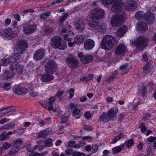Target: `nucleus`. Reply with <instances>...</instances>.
Returning <instances> with one entry per match:
<instances>
[{
    "instance_id": "nucleus-1",
    "label": "nucleus",
    "mask_w": 156,
    "mask_h": 156,
    "mask_svg": "<svg viewBox=\"0 0 156 156\" xmlns=\"http://www.w3.org/2000/svg\"><path fill=\"white\" fill-rule=\"evenodd\" d=\"M68 16L67 13H64L59 19L60 28L61 30V34L63 36L64 39L68 41H72V39L69 38L68 35L71 32L70 25L66 22L65 19Z\"/></svg>"
},
{
    "instance_id": "nucleus-2",
    "label": "nucleus",
    "mask_w": 156,
    "mask_h": 156,
    "mask_svg": "<svg viewBox=\"0 0 156 156\" xmlns=\"http://www.w3.org/2000/svg\"><path fill=\"white\" fill-rule=\"evenodd\" d=\"M56 65L55 62L51 60L46 64V71L47 73L42 75L41 79L42 81L47 82L50 81L54 79L52 74L56 70Z\"/></svg>"
},
{
    "instance_id": "nucleus-3",
    "label": "nucleus",
    "mask_w": 156,
    "mask_h": 156,
    "mask_svg": "<svg viewBox=\"0 0 156 156\" xmlns=\"http://www.w3.org/2000/svg\"><path fill=\"white\" fill-rule=\"evenodd\" d=\"M118 43V41L113 36L107 35L103 38L101 44L102 48L108 50L113 48Z\"/></svg>"
},
{
    "instance_id": "nucleus-4",
    "label": "nucleus",
    "mask_w": 156,
    "mask_h": 156,
    "mask_svg": "<svg viewBox=\"0 0 156 156\" xmlns=\"http://www.w3.org/2000/svg\"><path fill=\"white\" fill-rule=\"evenodd\" d=\"M51 46L54 48L63 50L66 49L67 45L64 41H62L59 37L56 36L52 38L51 40Z\"/></svg>"
},
{
    "instance_id": "nucleus-5",
    "label": "nucleus",
    "mask_w": 156,
    "mask_h": 156,
    "mask_svg": "<svg viewBox=\"0 0 156 156\" xmlns=\"http://www.w3.org/2000/svg\"><path fill=\"white\" fill-rule=\"evenodd\" d=\"M134 44L138 50H142L149 44V38L143 36L139 37L134 41Z\"/></svg>"
},
{
    "instance_id": "nucleus-6",
    "label": "nucleus",
    "mask_w": 156,
    "mask_h": 156,
    "mask_svg": "<svg viewBox=\"0 0 156 156\" xmlns=\"http://www.w3.org/2000/svg\"><path fill=\"white\" fill-rule=\"evenodd\" d=\"M124 16V13L113 16L111 17V20L112 26L118 27L120 26L123 20Z\"/></svg>"
},
{
    "instance_id": "nucleus-7",
    "label": "nucleus",
    "mask_w": 156,
    "mask_h": 156,
    "mask_svg": "<svg viewBox=\"0 0 156 156\" xmlns=\"http://www.w3.org/2000/svg\"><path fill=\"white\" fill-rule=\"evenodd\" d=\"M66 60L69 66L72 69H75L78 67V60L74 55L72 54L69 55Z\"/></svg>"
},
{
    "instance_id": "nucleus-8",
    "label": "nucleus",
    "mask_w": 156,
    "mask_h": 156,
    "mask_svg": "<svg viewBox=\"0 0 156 156\" xmlns=\"http://www.w3.org/2000/svg\"><path fill=\"white\" fill-rule=\"evenodd\" d=\"M99 19L98 18L93 16L90 20L88 23V25L93 28L97 30H98L101 31V29H103V26H101L99 24ZM104 26H103L104 27Z\"/></svg>"
},
{
    "instance_id": "nucleus-9",
    "label": "nucleus",
    "mask_w": 156,
    "mask_h": 156,
    "mask_svg": "<svg viewBox=\"0 0 156 156\" xmlns=\"http://www.w3.org/2000/svg\"><path fill=\"white\" fill-rule=\"evenodd\" d=\"M16 35V33L10 27L4 30L3 32H0L1 36L6 37L9 40L14 38Z\"/></svg>"
},
{
    "instance_id": "nucleus-10",
    "label": "nucleus",
    "mask_w": 156,
    "mask_h": 156,
    "mask_svg": "<svg viewBox=\"0 0 156 156\" xmlns=\"http://www.w3.org/2000/svg\"><path fill=\"white\" fill-rule=\"evenodd\" d=\"M112 6L111 10L115 13H118L122 10V3L121 0H116Z\"/></svg>"
},
{
    "instance_id": "nucleus-11",
    "label": "nucleus",
    "mask_w": 156,
    "mask_h": 156,
    "mask_svg": "<svg viewBox=\"0 0 156 156\" xmlns=\"http://www.w3.org/2000/svg\"><path fill=\"white\" fill-rule=\"evenodd\" d=\"M9 68L11 71L15 69L16 72L19 74L22 73L24 69L23 66L19 64L17 62L16 63L11 64Z\"/></svg>"
},
{
    "instance_id": "nucleus-12",
    "label": "nucleus",
    "mask_w": 156,
    "mask_h": 156,
    "mask_svg": "<svg viewBox=\"0 0 156 156\" xmlns=\"http://www.w3.org/2000/svg\"><path fill=\"white\" fill-rule=\"evenodd\" d=\"M137 6V3L135 1L127 0L126 1L125 8L128 11H132L135 9Z\"/></svg>"
},
{
    "instance_id": "nucleus-13",
    "label": "nucleus",
    "mask_w": 156,
    "mask_h": 156,
    "mask_svg": "<svg viewBox=\"0 0 156 156\" xmlns=\"http://www.w3.org/2000/svg\"><path fill=\"white\" fill-rule=\"evenodd\" d=\"M78 56L80 59L81 62L84 64H87L90 62L93 59V57L91 55H84L81 52L78 54Z\"/></svg>"
},
{
    "instance_id": "nucleus-14",
    "label": "nucleus",
    "mask_w": 156,
    "mask_h": 156,
    "mask_svg": "<svg viewBox=\"0 0 156 156\" xmlns=\"http://www.w3.org/2000/svg\"><path fill=\"white\" fill-rule=\"evenodd\" d=\"M126 51L127 49L126 47L123 44H121L116 47L115 53L116 55L120 56L123 55Z\"/></svg>"
},
{
    "instance_id": "nucleus-15",
    "label": "nucleus",
    "mask_w": 156,
    "mask_h": 156,
    "mask_svg": "<svg viewBox=\"0 0 156 156\" xmlns=\"http://www.w3.org/2000/svg\"><path fill=\"white\" fill-rule=\"evenodd\" d=\"M45 55V51L43 49H40L35 52L33 55L34 58L36 60L42 59Z\"/></svg>"
},
{
    "instance_id": "nucleus-16",
    "label": "nucleus",
    "mask_w": 156,
    "mask_h": 156,
    "mask_svg": "<svg viewBox=\"0 0 156 156\" xmlns=\"http://www.w3.org/2000/svg\"><path fill=\"white\" fill-rule=\"evenodd\" d=\"M75 25L76 28L80 32L83 30L85 25L82 19H77L75 20Z\"/></svg>"
},
{
    "instance_id": "nucleus-17",
    "label": "nucleus",
    "mask_w": 156,
    "mask_h": 156,
    "mask_svg": "<svg viewBox=\"0 0 156 156\" xmlns=\"http://www.w3.org/2000/svg\"><path fill=\"white\" fill-rule=\"evenodd\" d=\"M27 48V44L23 41H20L17 45L15 51L16 52L23 53Z\"/></svg>"
},
{
    "instance_id": "nucleus-18",
    "label": "nucleus",
    "mask_w": 156,
    "mask_h": 156,
    "mask_svg": "<svg viewBox=\"0 0 156 156\" xmlns=\"http://www.w3.org/2000/svg\"><path fill=\"white\" fill-rule=\"evenodd\" d=\"M105 13L103 10L98 7L94 9V12H93V16L96 18H100L102 17L104 15Z\"/></svg>"
},
{
    "instance_id": "nucleus-19",
    "label": "nucleus",
    "mask_w": 156,
    "mask_h": 156,
    "mask_svg": "<svg viewBox=\"0 0 156 156\" xmlns=\"http://www.w3.org/2000/svg\"><path fill=\"white\" fill-rule=\"evenodd\" d=\"M36 29L35 25H29L26 26L24 28L23 31L26 34H29L33 33Z\"/></svg>"
},
{
    "instance_id": "nucleus-20",
    "label": "nucleus",
    "mask_w": 156,
    "mask_h": 156,
    "mask_svg": "<svg viewBox=\"0 0 156 156\" xmlns=\"http://www.w3.org/2000/svg\"><path fill=\"white\" fill-rule=\"evenodd\" d=\"M94 42L93 40L87 39L84 42V48L87 50H91L94 47Z\"/></svg>"
},
{
    "instance_id": "nucleus-21",
    "label": "nucleus",
    "mask_w": 156,
    "mask_h": 156,
    "mask_svg": "<svg viewBox=\"0 0 156 156\" xmlns=\"http://www.w3.org/2000/svg\"><path fill=\"white\" fill-rule=\"evenodd\" d=\"M14 74L12 72L5 71L3 74L1 76L0 78L2 80L10 79L14 77Z\"/></svg>"
},
{
    "instance_id": "nucleus-22",
    "label": "nucleus",
    "mask_w": 156,
    "mask_h": 156,
    "mask_svg": "<svg viewBox=\"0 0 156 156\" xmlns=\"http://www.w3.org/2000/svg\"><path fill=\"white\" fill-rule=\"evenodd\" d=\"M13 91L16 94L18 95L24 94L28 92V90L26 88H21L19 87H16L13 90Z\"/></svg>"
},
{
    "instance_id": "nucleus-23",
    "label": "nucleus",
    "mask_w": 156,
    "mask_h": 156,
    "mask_svg": "<svg viewBox=\"0 0 156 156\" xmlns=\"http://www.w3.org/2000/svg\"><path fill=\"white\" fill-rule=\"evenodd\" d=\"M14 60L12 58H10V57L6 58L0 59V66H6L9 64H12Z\"/></svg>"
},
{
    "instance_id": "nucleus-24",
    "label": "nucleus",
    "mask_w": 156,
    "mask_h": 156,
    "mask_svg": "<svg viewBox=\"0 0 156 156\" xmlns=\"http://www.w3.org/2000/svg\"><path fill=\"white\" fill-rule=\"evenodd\" d=\"M85 39V37L83 35L80 34L77 36L74 39V42L76 44H82Z\"/></svg>"
},
{
    "instance_id": "nucleus-25",
    "label": "nucleus",
    "mask_w": 156,
    "mask_h": 156,
    "mask_svg": "<svg viewBox=\"0 0 156 156\" xmlns=\"http://www.w3.org/2000/svg\"><path fill=\"white\" fill-rule=\"evenodd\" d=\"M118 111V108L116 107H113L108 111V114L112 119L116 117V114Z\"/></svg>"
},
{
    "instance_id": "nucleus-26",
    "label": "nucleus",
    "mask_w": 156,
    "mask_h": 156,
    "mask_svg": "<svg viewBox=\"0 0 156 156\" xmlns=\"http://www.w3.org/2000/svg\"><path fill=\"white\" fill-rule=\"evenodd\" d=\"M23 142V139L21 138H18L15 139L11 143V146L12 147H19V146L22 145Z\"/></svg>"
},
{
    "instance_id": "nucleus-27",
    "label": "nucleus",
    "mask_w": 156,
    "mask_h": 156,
    "mask_svg": "<svg viewBox=\"0 0 156 156\" xmlns=\"http://www.w3.org/2000/svg\"><path fill=\"white\" fill-rule=\"evenodd\" d=\"M146 20V22L148 23H152L155 20L154 16L151 13L149 12L147 13Z\"/></svg>"
},
{
    "instance_id": "nucleus-28",
    "label": "nucleus",
    "mask_w": 156,
    "mask_h": 156,
    "mask_svg": "<svg viewBox=\"0 0 156 156\" xmlns=\"http://www.w3.org/2000/svg\"><path fill=\"white\" fill-rule=\"evenodd\" d=\"M12 131H9L6 133L5 132L1 133L0 135V141L4 140L6 139L9 137V136L12 135Z\"/></svg>"
},
{
    "instance_id": "nucleus-29",
    "label": "nucleus",
    "mask_w": 156,
    "mask_h": 156,
    "mask_svg": "<svg viewBox=\"0 0 156 156\" xmlns=\"http://www.w3.org/2000/svg\"><path fill=\"white\" fill-rule=\"evenodd\" d=\"M127 29V27L126 26H123L120 28L117 32V35L119 36H122L126 32Z\"/></svg>"
},
{
    "instance_id": "nucleus-30",
    "label": "nucleus",
    "mask_w": 156,
    "mask_h": 156,
    "mask_svg": "<svg viewBox=\"0 0 156 156\" xmlns=\"http://www.w3.org/2000/svg\"><path fill=\"white\" fill-rule=\"evenodd\" d=\"M120 69L122 73H127L129 71L130 68L128 64H125L120 66Z\"/></svg>"
},
{
    "instance_id": "nucleus-31",
    "label": "nucleus",
    "mask_w": 156,
    "mask_h": 156,
    "mask_svg": "<svg viewBox=\"0 0 156 156\" xmlns=\"http://www.w3.org/2000/svg\"><path fill=\"white\" fill-rule=\"evenodd\" d=\"M147 14H145L143 12L139 11L135 15V18L138 20H140L146 17Z\"/></svg>"
},
{
    "instance_id": "nucleus-32",
    "label": "nucleus",
    "mask_w": 156,
    "mask_h": 156,
    "mask_svg": "<svg viewBox=\"0 0 156 156\" xmlns=\"http://www.w3.org/2000/svg\"><path fill=\"white\" fill-rule=\"evenodd\" d=\"M100 119L103 122H108L112 118L108 113H103L101 116Z\"/></svg>"
},
{
    "instance_id": "nucleus-33",
    "label": "nucleus",
    "mask_w": 156,
    "mask_h": 156,
    "mask_svg": "<svg viewBox=\"0 0 156 156\" xmlns=\"http://www.w3.org/2000/svg\"><path fill=\"white\" fill-rule=\"evenodd\" d=\"M55 100V98L54 97H51L49 98L48 102V110H51L53 109V106L52 105Z\"/></svg>"
},
{
    "instance_id": "nucleus-34",
    "label": "nucleus",
    "mask_w": 156,
    "mask_h": 156,
    "mask_svg": "<svg viewBox=\"0 0 156 156\" xmlns=\"http://www.w3.org/2000/svg\"><path fill=\"white\" fill-rule=\"evenodd\" d=\"M80 110L75 108L74 109L72 115L76 119H79L81 116L80 114Z\"/></svg>"
},
{
    "instance_id": "nucleus-35",
    "label": "nucleus",
    "mask_w": 156,
    "mask_h": 156,
    "mask_svg": "<svg viewBox=\"0 0 156 156\" xmlns=\"http://www.w3.org/2000/svg\"><path fill=\"white\" fill-rule=\"evenodd\" d=\"M13 148L9 152L8 154L13 155L20 150V147H12Z\"/></svg>"
},
{
    "instance_id": "nucleus-36",
    "label": "nucleus",
    "mask_w": 156,
    "mask_h": 156,
    "mask_svg": "<svg viewBox=\"0 0 156 156\" xmlns=\"http://www.w3.org/2000/svg\"><path fill=\"white\" fill-rule=\"evenodd\" d=\"M123 145H122L113 147L112 149L113 153L116 154L120 152L122 148H123Z\"/></svg>"
},
{
    "instance_id": "nucleus-37",
    "label": "nucleus",
    "mask_w": 156,
    "mask_h": 156,
    "mask_svg": "<svg viewBox=\"0 0 156 156\" xmlns=\"http://www.w3.org/2000/svg\"><path fill=\"white\" fill-rule=\"evenodd\" d=\"M118 72L117 70H115L114 73L111 75L107 79L108 82H111L114 80L118 75Z\"/></svg>"
},
{
    "instance_id": "nucleus-38",
    "label": "nucleus",
    "mask_w": 156,
    "mask_h": 156,
    "mask_svg": "<svg viewBox=\"0 0 156 156\" xmlns=\"http://www.w3.org/2000/svg\"><path fill=\"white\" fill-rule=\"evenodd\" d=\"M124 136V134L123 133H120L118 136H115L113 138L112 143L113 144H115L118 140L120 139L123 138Z\"/></svg>"
},
{
    "instance_id": "nucleus-39",
    "label": "nucleus",
    "mask_w": 156,
    "mask_h": 156,
    "mask_svg": "<svg viewBox=\"0 0 156 156\" xmlns=\"http://www.w3.org/2000/svg\"><path fill=\"white\" fill-rule=\"evenodd\" d=\"M51 14L50 12L48 11L46 13H43L40 16V19L44 20L49 17Z\"/></svg>"
},
{
    "instance_id": "nucleus-40",
    "label": "nucleus",
    "mask_w": 156,
    "mask_h": 156,
    "mask_svg": "<svg viewBox=\"0 0 156 156\" xmlns=\"http://www.w3.org/2000/svg\"><path fill=\"white\" fill-rule=\"evenodd\" d=\"M17 53H14L12 56L10 57V58H12V59L14 60L13 63H16V60L17 59H19L20 58V55H19V53L17 52Z\"/></svg>"
},
{
    "instance_id": "nucleus-41",
    "label": "nucleus",
    "mask_w": 156,
    "mask_h": 156,
    "mask_svg": "<svg viewBox=\"0 0 156 156\" xmlns=\"http://www.w3.org/2000/svg\"><path fill=\"white\" fill-rule=\"evenodd\" d=\"M53 30V29L51 27H47L44 30V33L47 35L49 34L52 33Z\"/></svg>"
},
{
    "instance_id": "nucleus-42",
    "label": "nucleus",
    "mask_w": 156,
    "mask_h": 156,
    "mask_svg": "<svg viewBox=\"0 0 156 156\" xmlns=\"http://www.w3.org/2000/svg\"><path fill=\"white\" fill-rule=\"evenodd\" d=\"M2 87L3 89L5 90H8L11 87V85L9 83H3L2 84Z\"/></svg>"
},
{
    "instance_id": "nucleus-43",
    "label": "nucleus",
    "mask_w": 156,
    "mask_h": 156,
    "mask_svg": "<svg viewBox=\"0 0 156 156\" xmlns=\"http://www.w3.org/2000/svg\"><path fill=\"white\" fill-rule=\"evenodd\" d=\"M52 140L48 139L45 141V146L46 147H49L52 145Z\"/></svg>"
},
{
    "instance_id": "nucleus-44",
    "label": "nucleus",
    "mask_w": 156,
    "mask_h": 156,
    "mask_svg": "<svg viewBox=\"0 0 156 156\" xmlns=\"http://www.w3.org/2000/svg\"><path fill=\"white\" fill-rule=\"evenodd\" d=\"M37 138H40L45 137L46 136L44 130L41 131L39 132L37 135Z\"/></svg>"
},
{
    "instance_id": "nucleus-45",
    "label": "nucleus",
    "mask_w": 156,
    "mask_h": 156,
    "mask_svg": "<svg viewBox=\"0 0 156 156\" xmlns=\"http://www.w3.org/2000/svg\"><path fill=\"white\" fill-rule=\"evenodd\" d=\"M94 76V75L93 74H90L88 75L87 76H84L82 80H85L86 81H88L91 80Z\"/></svg>"
},
{
    "instance_id": "nucleus-46",
    "label": "nucleus",
    "mask_w": 156,
    "mask_h": 156,
    "mask_svg": "<svg viewBox=\"0 0 156 156\" xmlns=\"http://www.w3.org/2000/svg\"><path fill=\"white\" fill-rule=\"evenodd\" d=\"M116 0H101L102 3L104 5H109L111 4Z\"/></svg>"
},
{
    "instance_id": "nucleus-47",
    "label": "nucleus",
    "mask_w": 156,
    "mask_h": 156,
    "mask_svg": "<svg viewBox=\"0 0 156 156\" xmlns=\"http://www.w3.org/2000/svg\"><path fill=\"white\" fill-rule=\"evenodd\" d=\"M44 153H39L32 152L29 154V156H44Z\"/></svg>"
},
{
    "instance_id": "nucleus-48",
    "label": "nucleus",
    "mask_w": 156,
    "mask_h": 156,
    "mask_svg": "<svg viewBox=\"0 0 156 156\" xmlns=\"http://www.w3.org/2000/svg\"><path fill=\"white\" fill-rule=\"evenodd\" d=\"M139 127L141 128V132L143 133H145L147 129L144 123H142L139 125Z\"/></svg>"
},
{
    "instance_id": "nucleus-49",
    "label": "nucleus",
    "mask_w": 156,
    "mask_h": 156,
    "mask_svg": "<svg viewBox=\"0 0 156 156\" xmlns=\"http://www.w3.org/2000/svg\"><path fill=\"white\" fill-rule=\"evenodd\" d=\"M69 118V117L68 116L64 114L62 117L61 122L62 123V124L65 123Z\"/></svg>"
},
{
    "instance_id": "nucleus-50",
    "label": "nucleus",
    "mask_w": 156,
    "mask_h": 156,
    "mask_svg": "<svg viewBox=\"0 0 156 156\" xmlns=\"http://www.w3.org/2000/svg\"><path fill=\"white\" fill-rule=\"evenodd\" d=\"M126 145L128 148H129L132 146L134 144V142L132 139L128 140L126 142Z\"/></svg>"
},
{
    "instance_id": "nucleus-51",
    "label": "nucleus",
    "mask_w": 156,
    "mask_h": 156,
    "mask_svg": "<svg viewBox=\"0 0 156 156\" xmlns=\"http://www.w3.org/2000/svg\"><path fill=\"white\" fill-rule=\"evenodd\" d=\"M37 147V146H35L34 147H32L30 145H28L27 146L26 148L28 151L31 152L35 150Z\"/></svg>"
},
{
    "instance_id": "nucleus-52",
    "label": "nucleus",
    "mask_w": 156,
    "mask_h": 156,
    "mask_svg": "<svg viewBox=\"0 0 156 156\" xmlns=\"http://www.w3.org/2000/svg\"><path fill=\"white\" fill-rule=\"evenodd\" d=\"M6 129H9L14 128L15 126V124L14 123H8L5 125Z\"/></svg>"
},
{
    "instance_id": "nucleus-53",
    "label": "nucleus",
    "mask_w": 156,
    "mask_h": 156,
    "mask_svg": "<svg viewBox=\"0 0 156 156\" xmlns=\"http://www.w3.org/2000/svg\"><path fill=\"white\" fill-rule=\"evenodd\" d=\"M143 73L145 75H147L150 73L151 71V69H150L146 67H144L143 68Z\"/></svg>"
},
{
    "instance_id": "nucleus-54",
    "label": "nucleus",
    "mask_w": 156,
    "mask_h": 156,
    "mask_svg": "<svg viewBox=\"0 0 156 156\" xmlns=\"http://www.w3.org/2000/svg\"><path fill=\"white\" fill-rule=\"evenodd\" d=\"M85 144V141L83 140L81 142H80L79 143L76 144V146H75V148H79L80 147L83 146H84Z\"/></svg>"
},
{
    "instance_id": "nucleus-55",
    "label": "nucleus",
    "mask_w": 156,
    "mask_h": 156,
    "mask_svg": "<svg viewBox=\"0 0 156 156\" xmlns=\"http://www.w3.org/2000/svg\"><path fill=\"white\" fill-rule=\"evenodd\" d=\"M98 147L96 144L92 145V153H96L98 150Z\"/></svg>"
},
{
    "instance_id": "nucleus-56",
    "label": "nucleus",
    "mask_w": 156,
    "mask_h": 156,
    "mask_svg": "<svg viewBox=\"0 0 156 156\" xmlns=\"http://www.w3.org/2000/svg\"><path fill=\"white\" fill-rule=\"evenodd\" d=\"M85 154L80 152H73V156H85Z\"/></svg>"
},
{
    "instance_id": "nucleus-57",
    "label": "nucleus",
    "mask_w": 156,
    "mask_h": 156,
    "mask_svg": "<svg viewBox=\"0 0 156 156\" xmlns=\"http://www.w3.org/2000/svg\"><path fill=\"white\" fill-rule=\"evenodd\" d=\"M11 147H12L11 146V143L9 144L7 142H5L3 145V148L5 149H7Z\"/></svg>"
},
{
    "instance_id": "nucleus-58",
    "label": "nucleus",
    "mask_w": 156,
    "mask_h": 156,
    "mask_svg": "<svg viewBox=\"0 0 156 156\" xmlns=\"http://www.w3.org/2000/svg\"><path fill=\"white\" fill-rule=\"evenodd\" d=\"M5 109L7 112V113L9 112H11L12 111L15 110V108L14 107H8L5 108Z\"/></svg>"
},
{
    "instance_id": "nucleus-59",
    "label": "nucleus",
    "mask_w": 156,
    "mask_h": 156,
    "mask_svg": "<svg viewBox=\"0 0 156 156\" xmlns=\"http://www.w3.org/2000/svg\"><path fill=\"white\" fill-rule=\"evenodd\" d=\"M74 90L73 88L70 89L69 90V92L70 94V98H71L73 97L74 94Z\"/></svg>"
},
{
    "instance_id": "nucleus-60",
    "label": "nucleus",
    "mask_w": 156,
    "mask_h": 156,
    "mask_svg": "<svg viewBox=\"0 0 156 156\" xmlns=\"http://www.w3.org/2000/svg\"><path fill=\"white\" fill-rule=\"evenodd\" d=\"M140 27L141 28L140 30L141 31H143L144 32L147 30V25L146 24L144 25H141Z\"/></svg>"
},
{
    "instance_id": "nucleus-61",
    "label": "nucleus",
    "mask_w": 156,
    "mask_h": 156,
    "mask_svg": "<svg viewBox=\"0 0 156 156\" xmlns=\"http://www.w3.org/2000/svg\"><path fill=\"white\" fill-rule=\"evenodd\" d=\"M7 113L5 108L2 109L0 110V117L3 116Z\"/></svg>"
},
{
    "instance_id": "nucleus-62",
    "label": "nucleus",
    "mask_w": 156,
    "mask_h": 156,
    "mask_svg": "<svg viewBox=\"0 0 156 156\" xmlns=\"http://www.w3.org/2000/svg\"><path fill=\"white\" fill-rule=\"evenodd\" d=\"M75 142L74 141H70L68 143V145L69 147H74L75 148V146H76V144H75Z\"/></svg>"
},
{
    "instance_id": "nucleus-63",
    "label": "nucleus",
    "mask_w": 156,
    "mask_h": 156,
    "mask_svg": "<svg viewBox=\"0 0 156 156\" xmlns=\"http://www.w3.org/2000/svg\"><path fill=\"white\" fill-rule=\"evenodd\" d=\"M84 116L85 118L87 119H89L91 117V114L90 112L88 111L87 112L84 114Z\"/></svg>"
},
{
    "instance_id": "nucleus-64",
    "label": "nucleus",
    "mask_w": 156,
    "mask_h": 156,
    "mask_svg": "<svg viewBox=\"0 0 156 156\" xmlns=\"http://www.w3.org/2000/svg\"><path fill=\"white\" fill-rule=\"evenodd\" d=\"M147 92V89L146 87H143L142 88V91L141 92V94L143 96H144L145 94H146Z\"/></svg>"
}]
</instances>
